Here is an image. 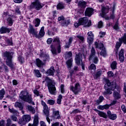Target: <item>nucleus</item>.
<instances>
[{"instance_id": "4468645a", "label": "nucleus", "mask_w": 126, "mask_h": 126, "mask_svg": "<svg viewBox=\"0 0 126 126\" xmlns=\"http://www.w3.org/2000/svg\"><path fill=\"white\" fill-rule=\"evenodd\" d=\"M75 62L78 65H80V63H82V54H81V53L76 54L75 57Z\"/></svg>"}, {"instance_id": "c756f323", "label": "nucleus", "mask_w": 126, "mask_h": 126, "mask_svg": "<svg viewBox=\"0 0 126 126\" xmlns=\"http://www.w3.org/2000/svg\"><path fill=\"white\" fill-rule=\"evenodd\" d=\"M95 111L97 112V114L100 116V117H102V118H104V119H107V114H106V113L102 111H100L98 110H95Z\"/></svg>"}, {"instance_id": "2f4dec72", "label": "nucleus", "mask_w": 126, "mask_h": 126, "mask_svg": "<svg viewBox=\"0 0 126 126\" xmlns=\"http://www.w3.org/2000/svg\"><path fill=\"white\" fill-rule=\"evenodd\" d=\"M40 57L44 62L49 60V55L48 54H41Z\"/></svg>"}, {"instance_id": "a19ab883", "label": "nucleus", "mask_w": 126, "mask_h": 126, "mask_svg": "<svg viewBox=\"0 0 126 126\" xmlns=\"http://www.w3.org/2000/svg\"><path fill=\"white\" fill-rule=\"evenodd\" d=\"M111 67L112 69H116L117 68V62L114 61L111 64Z\"/></svg>"}, {"instance_id": "338daca9", "label": "nucleus", "mask_w": 126, "mask_h": 126, "mask_svg": "<svg viewBox=\"0 0 126 126\" xmlns=\"http://www.w3.org/2000/svg\"><path fill=\"white\" fill-rule=\"evenodd\" d=\"M5 125V123L4 122V121L2 120L0 122V126H4Z\"/></svg>"}, {"instance_id": "0eeeda50", "label": "nucleus", "mask_w": 126, "mask_h": 126, "mask_svg": "<svg viewBox=\"0 0 126 126\" xmlns=\"http://www.w3.org/2000/svg\"><path fill=\"white\" fill-rule=\"evenodd\" d=\"M41 105L43 107V113H44L45 115L46 116V120L49 124H51V120H50V118H49V114L50 112L49 111L48 105H47L46 102H44L43 100L41 101Z\"/></svg>"}, {"instance_id": "f03ea898", "label": "nucleus", "mask_w": 126, "mask_h": 126, "mask_svg": "<svg viewBox=\"0 0 126 126\" xmlns=\"http://www.w3.org/2000/svg\"><path fill=\"white\" fill-rule=\"evenodd\" d=\"M19 98L25 102H28L29 104L35 105L34 101L32 100V95L29 94L28 92L26 91H22L19 94Z\"/></svg>"}, {"instance_id": "49530a36", "label": "nucleus", "mask_w": 126, "mask_h": 126, "mask_svg": "<svg viewBox=\"0 0 126 126\" xmlns=\"http://www.w3.org/2000/svg\"><path fill=\"white\" fill-rule=\"evenodd\" d=\"M89 69L90 70H96V66L94 64H91L90 66L89 67Z\"/></svg>"}, {"instance_id": "58836bf2", "label": "nucleus", "mask_w": 126, "mask_h": 126, "mask_svg": "<svg viewBox=\"0 0 126 126\" xmlns=\"http://www.w3.org/2000/svg\"><path fill=\"white\" fill-rule=\"evenodd\" d=\"M7 22L10 26H11L13 23V20L10 17H9L7 19Z\"/></svg>"}, {"instance_id": "680f3d73", "label": "nucleus", "mask_w": 126, "mask_h": 126, "mask_svg": "<svg viewBox=\"0 0 126 126\" xmlns=\"http://www.w3.org/2000/svg\"><path fill=\"white\" fill-rule=\"evenodd\" d=\"M80 25H80V24H79V21H78V23L76 22V23H74V26H75V27L76 28H78V27L79 26H80Z\"/></svg>"}, {"instance_id": "c85d7f7f", "label": "nucleus", "mask_w": 126, "mask_h": 126, "mask_svg": "<svg viewBox=\"0 0 126 126\" xmlns=\"http://www.w3.org/2000/svg\"><path fill=\"white\" fill-rule=\"evenodd\" d=\"M44 29H45V27H41L39 32V35H38V36H39V38H40V37H44L45 35V32L44 31Z\"/></svg>"}, {"instance_id": "cd10ccee", "label": "nucleus", "mask_w": 126, "mask_h": 126, "mask_svg": "<svg viewBox=\"0 0 126 126\" xmlns=\"http://www.w3.org/2000/svg\"><path fill=\"white\" fill-rule=\"evenodd\" d=\"M15 107L16 108H19L21 111L23 110V105H22V103L21 102H16L15 103Z\"/></svg>"}, {"instance_id": "4c0bfd02", "label": "nucleus", "mask_w": 126, "mask_h": 126, "mask_svg": "<svg viewBox=\"0 0 126 126\" xmlns=\"http://www.w3.org/2000/svg\"><path fill=\"white\" fill-rule=\"evenodd\" d=\"M34 72L36 77H41L42 76V75H41V73H40V71L39 70H34Z\"/></svg>"}, {"instance_id": "2eb2a0df", "label": "nucleus", "mask_w": 126, "mask_h": 126, "mask_svg": "<svg viewBox=\"0 0 126 126\" xmlns=\"http://www.w3.org/2000/svg\"><path fill=\"white\" fill-rule=\"evenodd\" d=\"M94 12V9L92 8L88 7L87 8L85 12V16H89L90 17Z\"/></svg>"}, {"instance_id": "4d7b16f0", "label": "nucleus", "mask_w": 126, "mask_h": 126, "mask_svg": "<svg viewBox=\"0 0 126 126\" xmlns=\"http://www.w3.org/2000/svg\"><path fill=\"white\" fill-rule=\"evenodd\" d=\"M102 27H103V22L102 21L99 22L98 24V28H102Z\"/></svg>"}, {"instance_id": "13d9d810", "label": "nucleus", "mask_w": 126, "mask_h": 126, "mask_svg": "<svg viewBox=\"0 0 126 126\" xmlns=\"http://www.w3.org/2000/svg\"><path fill=\"white\" fill-rule=\"evenodd\" d=\"M107 74L109 77H113V76H114V73L112 71L108 72Z\"/></svg>"}, {"instance_id": "473e14b6", "label": "nucleus", "mask_w": 126, "mask_h": 126, "mask_svg": "<svg viewBox=\"0 0 126 126\" xmlns=\"http://www.w3.org/2000/svg\"><path fill=\"white\" fill-rule=\"evenodd\" d=\"M72 57V53L71 52H67L65 54V58L66 60H67L68 59H70Z\"/></svg>"}, {"instance_id": "f8f14e48", "label": "nucleus", "mask_w": 126, "mask_h": 126, "mask_svg": "<svg viewBox=\"0 0 126 126\" xmlns=\"http://www.w3.org/2000/svg\"><path fill=\"white\" fill-rule=\"evenodd\" d=\"M31 120V116L29 115H24L23 116V120L19 121L20 125H26L27 123H29Z\"/></svg>"}, {"instance_id": "a878e982", "label": "nucleus", "mask_w": 126, "mask_h": 126, "mask_svg": "<svg viewBox=\"0 0 126 126\" xmlns=\"http://www.w3.org/2000/svg\"><path fill=\"white\" fill-rule=\"evenodd\" d=\"M53 117V118H54V119H57V120H60V119H61V116L60 115V112L59 111H54Z\"/></svg>"}, {"instance_id": "423d86ee", "label": "nucleus", "mask_w": 126, "mask_h": 126, "mask_svg": "<svg viewBox=\"0 0 126 126\" xmlns=\"http://www.w3.org/2000/svg\"><path fill=\"white\" fill-rule=\"evenodd\" d=\"M79 24L85 26V27H89L91 26V21L90 20L88 21V18L87 17H83L79 19Z\"/></svg>"}, {"instance_id": "f704fd0d", "label": "nucleus", "mask_w": 126, "mask_h": 126, "mask_svg": "<svg viewBox=\"0 0 126 126\" xmlns=\"http://www.w3.org/2000/svg\"><path fill=\"white\" fill-rule=\"evenodd\" d=\"M69 23H70V21H69V20H64L63 23H61V25L62 26L65 27V26H67V25H68Z\"/></svg>"}, {"instance_id": "a211bd4d", "label": "nucleus", "mask_w": 126, "mask_h": 126, "mask_svg": "<svg viewBox=\"0 0 126 126\" xmlns=\"http://www.w3.org/2000/svg\"><path fill=\"white\" fill-rule=\"evenodd\" d=\"M48 89L51 94H55L56 89L55 85H52V84H50L49 85H48Z\"/></svg>"}, {"instance_id": "bb28decb", "label": "nucleus", "mask_w": 126, "mask_h": 126, "mask_svg": "<svg viewBox=\"0 0 126 126\" xmlns=\"http://www.w3.org/2000/svg\"><path fill=\"white\" fill-rule=\"evenodd\" d=\"M33 92L34 94L36 96V97H38L39 96V97L41 99H42V98H43V94H40V93L39 92V91L38 90H37V89L34 90Z\"/></svg>"}, {"instance_id": "6ab92c4d", "label": "nucleus", "mask_w": 126, "mask_h": 126, "mask_svg": "<svg viewBox=\"0 0 126 126\" xmlns=\"http://www.w3.org/2000/svg\"><path fill=\"white\" fill-rule=\"evenodd\" d=\"M107 115L108 118H109L110 120H112V121H115V120L117 119V114H112V112L110 111H107Z\"/></svg>"}, {"instance_id": "e433bc0d", "label": "nucleus", "mask_w": 126, "mask_h": 126, "mask_svg": "<svg viewBox=\"0 0 126 126\" xmlns=\"http://www.w3.org/2000/svg\"><path fill=\"white\" fill-rule=\"evenodd\" d=\"M57 9H63V8H64V4L63 3H59L57 5Z\"/></svg>"}, {"instance_id": "f257e3e1", "label": "nucleus", "mask_w": 126, "mask_h": 126, "mask_svg": "<svg viewBox=\"0 0 126 126\" xmlns=\"http://www.w3.org/2000/svg\"><path fill=\"white\" fill-rule=\"evenodd\" d=\"M104 88L105 89V91L103 93V94L105 95H110V94H112V91L115 90L114 93H113V97H114V99L115 100H118V99L121 98V94H120V93L119 92H120L121 90H122V88L121 87H119L116 85V84H114L110 82V81L107 80L106 84L104 85Z\"/></svg>"}, {"instance_id": "4be33fe9", "label": "nucleus", "mask_w": 126, "mask_h": 126, "mask_svg": "<svg viewBox=\"0 0 126 126\" xmlns=\"http://www.w3.org/2000/svg\"><path fill=\"white\" fill-rule=\"evenodd\" d=\"M9 32H10V29L5 27H2L0 29V33L1 34H4V33H9Z\"/></svg>"}, {"instance_id": "052dcab7", "label": "nucleus", "mask_w": 126, "mask_h": 126, "mask_svg": "<svg viewBox=\"0 0 126 126\" xmlns=\"http://www.w3.org/2000/svg\"><path fill=\"white\" fill-rule=\"evenodd\" d=\"M7 44H8L9 46H11V45H12V40H9V39H7Z\"/></svg>"}, {"instance_id": "7ed1b4c3", "label": "nucleus", "mask_w": 126, "mask_h": 126, "mask_svg": "<svg viewBox=\"0 0 126 126\" xmlns=\"http://www.w3.org/2000/svg\"><path fill=\"white\" fill-rule=\"evenodd\" d=\"M53 42L56 43L58 45L57 46V49H56V47H55L53 45L50 46V48H51V51L53 55H58V54H60L61 52H62L61 50V41H60V38L57 36L54 37Z\"/></svg>"}, {"instance_id": "5fc2aeb1", "label": "nucleus", "mask_w": 126, "mask_h": 126, "mask_svg": "<svg viewBox=\"0 0 126 126\" xmlns=\"http://www.w3.org/2000/svg\"><path fill=\"white\" fill-rule=\"evenodd\" d=\"M114 29H115V30H118V29H119V23L118 22H117L115 25L113 27Z\"/></svg>"}, {"instance_id": "bf43d9fd", "label": "nucleus", "mask_w": 126, "mask_h": 126, "mask_svg": "<svg viewBox=\"0 0 126 126\" xmlns=\"http://www.w3.org/2000/svg\"><path fill=\"white\" fill-rule=\"evenodd\" d=\"M111 105H109V104H105L104 105V110H108L109 108H110V106Z\"/></svg>"}, {"instance_id": "09e8293b", "label": "nucleus", "mask_w": 126, "mask_h": 126, "mask_svg": "<svg viewBox=\"0 0 126 126\" xmlns=\"http://www.w3.org/2000/svg\"><path fill=\"white\" fill-rule=\"evenodd\" d=\"M61 92L62 94L64 93V85L63 84H62L60 86Z\"/></svg>"}, {"instance_id": "9d476101", "label": "nucleus", "mask_w": 126, "mask_h": 126, "mask_svg": "<svg viewBox=\"0 0 126 126\" xmlns=\"http://www.w3.org/2000/svg\"><path fill=\"white\" fill-rule=\"evenodd\" d=\"M28 32L30 35H32V36H34L35 38H39V35H38V31L34 29L33 26L31 25V24H30L29 25Z\"/></svg>"}, {"instance_id": "37998d69", "label": "nucleus", "mask_w": 126, "mask_h": 126, "mask_svg": "<svg viewBox=\"0 0 126 126\" xmlns=\"http://www.w3.org/2000/svg\"><path fill=\"white\" fill-rule=\"evenodd\" d=\"M62 99H63V95L62 94H60L57 100V104H61V102H62Z\"/></svg>"}, {"instance_id": "5701e85b", "label": "nucleus", "mask_w": 126, "mask_h": 126, "mask_svg": "<svg viewBox=\"0 0 126 126\" xmlns=\"http://www.w3.org/2000/svg\"><path fill=\"white\" fill-rule=\"evenodd\" d=\"M119 56L120 62H124V61H125V56H124V49H121L119 52Z\"/></svg>"}, {"instance_id": "412c9836", "label": "nucleus", "mask_w": 126, "mask_h": 126, "mask_svg": "<svg viewBox=\"0 0 126 126\" xmlns=\"http://www.w3.org/2000/svg\"><path fill=\"white\" fill-rule=\"evenodd\" d=\"M87 3L84 0L79 1L78 4L79 7L81 8H85L86 7V4Z\"/></svg>"}, {"instance_id": "0e129e2a", "label": "nucleus", "mask_w": 126, "mask_h": 126, "mask_svg": "<svg viewBox=\"0 0 126 126\" xmlns=\"http://www.w3.org/2000/svg\"><path fill=\"white\" fill-rule=\"evenodd\" d=\"M79 112V111L78 110V109H75L73 111H72L70 114H77V113H78Z\"/></svg>"}, {"instance_id": "393cba45", "label": "nucleus", "mask_w": 126, "mask_h": 126, "mask_svg": "<svg viewBox=\"0 0 126 126\" xmlns=\"http://www.w3.org/2000/svg\"><path fill=\"white\" fill-rule=\"evenodd\" d=\"M73 62V60H72V59L71 58L66 62L67 68H69V69H71V66H72Z\"/></svg>"}, {"instance_id": "aec40b11", "label": "nucleus", "mask_w": 126, "mask_h": 126, "mask_svg": "<svg viewBox=\"0 0 126 126\" xmlns=\"http://www.w3.org/2000/svg\"><path fill=\"white\" fill-rule=\"evenodd\" d=\"M102 74V70H98V71L93 74V77L94 79H97V78H99L100 76H101V75Z\"/></svg>"}, {"instance_id": "774afa93", "label": "nucleus", "mask_w": 126, "mask_h": 126, "mask_svg": "<svg viewBox=\"0 0 126 126\" xmlns=\"http://www.w3.org/2000/svg\"><path fill=\"white\" fill-rule=\"evenodd\" d=\"M40 124V126H47V125H46V123H45L44 121H41Z\"/></svg>"}, {"instance_id": "1a4fd4ad", "label": "nucleus", "mask_w": 126, "mask_h": 126, "mask_svg": "<svg viewBox=\"0 0 126 126\" xmlns=\"http://www.w3.org/2000/svg\"><path fill=\"white\" fill-rule=\"evenodd\" d=\"M91 54L89 58L90 61L93 60L94 63H97L98 60V57H96V51H95V48L93 47L91 49Z\"/></svg>"}, {"instance_id": "603ef678", "label": "nucleus", "mask_w": 126, "mask_h": 126, "mask_svg": "<svg viewBox=\"0 0 126 126\" xmlns=\"http://www.w3.org/2000/svg\"><path fill=\"white\" fill-rule=\"evenodd\" d=\"M58 21L60 22L61 21V23H63L64 21V17L63 16H61L58 18Z\"/></svg>"}, {"instance_id": "ea45409f", "label": "nucleus", "mask_w": 126, "mask_h": 126, "mask_svg": "<svg viewBox=\"0 0 126 126\" xmlns=\"http://www.w3.org/2000/svg\"><path fill=\"white\" fill-rule=\"evenodd\" d=\"M5 92H4V89H2L1 91H0V99L1 100L2 98H3L4 96V94Z\"/></svg>"}, {"instance_id": "de8ad7c7", "label": "nucleus", "mask_w": 126, "mask_h": 126, "mask_svg": "<svg viewBox=\"0 0 126 126\" xmlns=\"http://www.w3.org/2000/svg\"><path fill=\"white\" fill-rule=\"evenodd\" d=\"M36 64L38 67H40L42 64V61H41L39 59H36Z\"/></svg>"}, {"instance_id": "a18cd8bd", "label": "nucleus", "mask_w": 126, "mask_h": 126, "mask_svg": "<svg viewBox=\"0 0 126 126\" xmlns=\"http://www.w3.org/2000/svg\"><path fill=\"white\" fill-rule=\"evenodd\" d=\"M9 112H10V113H12V114H14V115H17L18 113L17 111H16L15 109L13 108H9Z\"/></svg>"}, {"instance_id": "72a5a7b5", "label": "nucleus", "mask_w": 126, "mask_h": 126, "mask_svg": "<svg viewBox=\"0 0 126 126\" xmlns=\"http://www.w3.org/2000/svg\"><path fill=\"white\" fill-rule=\"evenodd\" d=\"M28 110L29 112H31L32 114H35V108L33 106L30 105L28 106Z\"/></svg>"}, {"instance_id": "864d4df0", "label": "nucleus", "mask_w": 126, "mask_h": 126, "mask_svg": "<svg viewBox=\"0 0 126 126\" xmlns=\"http://www.w3.org/2000/svg\"><path fill=\"white\" fill-rule=\"evenodd\" d=\"M11 119L13 122H17V121H18V120H17V117L14 115L11 116Z\"/></svg>"}, {"instance_id": "ddd939ff", "label": "nucleus", "mask_w": 126, "mask_h": 126, "mask_svg": "<svg viewBox=\"0 0 126 126\" xmlns=\"http://www.w3.org/2000/svg\"><path fill=\"white\" fill-rule=\"evenodd\" d=\"M88 36L87 42L89 45H91L94 40V34L92 32H88Z\"/></svg>"}, {"instance_id": "8fccbe9b", "label": "nucleus", "mask_w": 126, "mask_h": 126, "mask_svg": "<svg viewBox=\"0 0 126 126\" xmlns=\"http://www.w3.org/2000/svg\"><path fill=\"white\" fill-rule=\"evenodd\" d=\"M76 38L79 39V40L81 41V42H83V41H84V37H83V36H81L80 35H77Z\"/></svg>"}, {"instance_id": "b1692460", "label": "nucleus", "mask_w": 126, "mask_h": 126, "mask_svg": "<svg viewBox=\"0 0 126 126\" xmlns=\"http://www.w3.org/2000/svg\"><path fill=\"white\" fill-rule=\"evenodd\" d=\"M55 68L54 67H51L50 69L47 70L46 71L47 74L48 75H54V73H55Z\"/></svg>"}, {"instance_id": "3c124183", "label": "nucleus", "mask_w": 126, "mask_h": 126, "mask_svg": "<svg viewBox=\"0 0 126 126\" xmlns=\"http://www.w3.org/2000/svg\"><path fill=\"white\" fill-rule=\"evenodd\" d=\"M47 104H49V105H54V104H55V100L52 99H49L47 101Z\"/></svg>"}, {"instance_id": "dca6fc26", "label": "nucleus", "mask_w": 126, "mask_h": 126, "mask_svg": "<svg viewBox=\"0 0 126 126\" xmlns=\"http://www.w3.org/2000/svg\"><path fill=\"white\" fill-rule=\"evenodd\" d=\"M109 6L102 7L101 8L102 13L101 14L102 17H105V15H106V14L109 12Z\"/></svg>"}, {"instance_id": "c9c22d12", "label": "nucleus", "mask_w": 126, "mask_h": 126, "mask_svg": "<svg viewBox=\"0 0 126 126\" xmlns=\"http://www.w3.org/2000/svg\"><path fill=\"white\" fill-rule=\"evenodd\" d=\"M72 40H73V38L72 37H70L68 39V42L66 43V45L65 46V48L67 49L69 48V46L70 45V44H71V42H72Z\"/></svg>"}, {"instance_id": "79ce46f5", "label": "nucleus", "mask_w": 126, "mask_h": 126, "mask_svg": "<svg viewBox=\"0 0 126 126\" xmlns=\"http://www.w3.org/2000/svg\"><path fill=\"white\" fill-rule=\"evenodd\" d=\"M11 125V120H10V119H8L7 120V124L6 125V126H16V125L15 124H12Z\"/></svg>"}, {"instance_id": "69168bd1", "label": "nucleus", "mask_w": 126, "mask_h": 126, "mask_svg": "<svg viewBox=\"0 0 126 126\" xmlns=\"http://www.w3.org/2000/svg\"><path fill=\"white\" fill-rule=\"evenodd\" d=\"M53 41V39H52V38H48L47 39V44H48L49 45H50V44L52 43V41Z\"/></svg>"}, {"instance_id": "e2e57ef3", "label": "nucleus", "mask_w": 126, "mask_h": 126, "mask_svg": "<svg viewBox=\"0 0 126 126\" xmlns=\"http://www.w3.org/2000/svg\"><path fill=\"white\" fill-rule=\"evenodd\" d=\"M97 109H98L99 110H101L102 111H103V110H104V105H99L97 106Z\"/></svg>"}, {"instance_id": "6e6d98bb", "label": "nucleus", "mask_w": 126, "mask_h": 126, "mask_svg": "<svg viewBox=\"0 0 126 126\" xmlns=\"http://www.w3.org/2000/svg\"><path fill=\"white\" fill-rule=\"evenodd\" d=\"M105 35H106V32H99V37H100V38H103V37H104Z\"/></svg>"}, {"instance_id": "20e7f679", "label": "nucleus", "mask_w": 126, "mask_h": 126, "mask_svg": "<svg viewBox=\"0 0 126 126\" xmlns=\"http://www.w3.org/2000/svg\"><path fill=\"white\" fill-rule=\"evenodd\" d=\"M13 55V53L12 52H5L3 54V56L4 58H6V63L8 66L9 67L12 68L13 67V64L12 63V55Z\"/></svg>"}, {"instance_id": "39448f33", "label": "nucleus", "mask_w": 126, "mask_h": 126, "mask_svg": "<svg viewBox=\"0 0 126 126\" xmlns=\"http://www.w3.org/2000/svg\"><path fill=\"white\" fill-rule=\"evenodd\" d=\"M94 46L96 49H99L101 51L100 53V56L102 57H106L107 56V52H106V48L104 47V44L102 43H98L97 42H94Z\"/></svg>"}, {"instance_id": "f3484780", "label": "nucleus", "mask_w": 126, "mask_h": 126, "mask_svg": "<svg viewBox=\"0 0 126 126\" xmlns=\"http://www.w3.org/2000/svg\"><path fill=\"white\" fill-rule=\"evenodd\" d=\"M38 119L39 117H38V115L34 116L33 119V123L32 124H29L28 126H38V125H39Z\"/></svg>"}, {"instance_id": "9b49d317", "label": "nucleus", "mask_w": 126, "mask_h": 126, "mask_svg": "<svg viewBox=\"0 0 126 126\" xmlns=\"http://www.w3.org/2000/svg\"><path fill=\"white\" fill-rule=\"evenodd\" d=\"M70 90H71L75 95H77V94L80 92V85L78 83H76L74 87H70Z\"/></svg>"}, {"instance_id": "6e6552de", "label": "nucleus", "mask_w": 126, "mask_h": 126, "mask_svg": "<svg viewBox=\"0 0 126 126\" xmlns=\"http://www.w3.org/2000/svg\"><path fill=\"white\" fill-rule=\"evenodd\" d=\"M44 6V4L40 2L39 1H36L32 3L30 6V9L34 8L36 10H40Z\"/></svg>"}, {"instance_id": "7c9ffc66", "label": "nucleus", "mask_w": 126, "mask_h": 126, "mask_svg": "<svg viewBox=\"0 0 126 126\" xmlns=\"http://www.w3.org/2000/svg\"><path fill=\"white\" fill-rule=\"evenodd\" d=\"M41 20L38 18H36L33 20V24H34L35 27H38L40 25Z\"/></svg>"}, {"instance_id": "c03bdc74", "label": "nucleus", "mask_w": 126, "mask_h": 126, "mask_svg": "<svg viewBox=\"0 0 126 126\" xmlns=\"http://www.w3.org/2000/svg\"><path fill=\"white\" fill-rule=\"evenodd\" d=\"M103 100H104V96H99V99L96 100L97 104H100V103H102V102H103Z\"/></svg>"}]
</instances>
